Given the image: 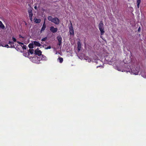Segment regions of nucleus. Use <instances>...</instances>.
Segmentation results:
<instances>
[{
    "label": "nucleus",
    "instance_id": "nucleus-1",
    "mask_svg": "<svg viewBox=\"0 0 146 146\" xmlns=\"http://www.w3.org/2000/svg\"><path fill=\"white\" fill-rule=\"evenodd\" d=\"M98 28L100 32V34L101 35H103L105 33L104 31V24L102 21H101L98 25Z\"/></svg>",
    "mask_w": 146,
    "mask_h": 146
},
{
    "label": "nucleus",
    "instance_id": "nucleus-2",
    "mask_svg": "<svg viewBox=\"0 0 146 146\" xmlns=\"http://www.w3.org/2000/svg\"><path fill=\"white\" fill-rule=\"evenodd\" d=\"M131 73L135 75H137L139 72V68L137 67L136 68H132L131 69Z\"/></svg>",
    "mask_w": 146,
    "mask_h": 146
},
{
    "label": "nucleus",
    "instance_id": "nucleus-3",
    "mask_svg": "<svg viewBox=\"0 0 146 146\" xmlns=\"http://www.w3.org/2000/svg\"><path fill=\"white\" fill-rule=\"evenodd\" d=\"M69 32L70 35L73 36L74 35V30L72 23L71 22V26L69 28Z\"/></svg>",
    "mask_w": 146,
    "mask_h": 146
},
{
    "label": "nucleus",
    "instance_id": "nucleus-4",
    "mask_svg": "<svg viewBox=\"0 0 146 146\" xmlns=\"http://www.w3.org/2000/svg\"><path fill=\"white\" fill-rule=\"evenodd\" d=\"M33 9H29L28 11V13L29 15V17L30 19L31 20V21H32V17L33 15V14L32 13Z\"/></svg>",
    "mask_w": 146,
    "mask_h": 146
},
{
    "label": "nucleus",
    "instance_id": "nucleus-5",
    "mask_svg": "<svg viewBox=\"0 0 146 146\" xmlns=\"http://www.w3.org/2000/svg\"><path fill=\"white\" fill-rule=\"evenodd\" d=\"M52 22L54 23L55 24L58 25L60 23V21L59 19L57 17L53 18Z\"/></svg>",
    "mask_w": 146,
    "mask_h": 146
},
{
    "label": "nucleus",
    "instance_id": "nucleus-6",
    "mask_svg": "<svg viewBox=\"0 0 146 146\" xmlns=\"http://www.w3.org/2000/svg\"><path fill=\"white\" fill-rule=\"evenodd\" d=\"M50 30L53 33H55L58 31L57 28H55L53 26H51L50 28Z\"/></svg>",
    "mask_w": 146,
    "mask_h": 146
},
{
    "label": "nucleus",
    "instance_id": "nucleus-7",
    "mask_svg": "<svg viewBox=\"0 0 146 146\" xmlns=\"http://www.w3.org/2000/svg\"><path fill=\"white\" fill-rule=\"evenodd\" d=\"M57 38L58 42V45L59 46H60L61 45L62 43V37L60 35H59L57 37Z\"/></svg>",
    "mask_w": 146,
    "mask_h": 146
},
{
    "label": "nucleus",
    "instance_id": "nucleus-8",
    "mask_svg": "<svg viewBox=\"0 0 146 146\" xmlns=\"http://www.w3.org/2000/svg\"><path fill=\"white\" fill-rule=\"evenodd\" d=\"M35 54L38 56H40L41 55L42 52L38 48H37L35 50Z\"/></svg>",
    "mask_w": 146,
    "mask_h": 146
},
{
    "label": "nucleus",
    "instance_id": "nucleus-9",
    "mask_svg": "<svg viewBox=\"0 0 146 146\" xmlns=\"http://www.w3.org/2000/svg\"><path fill=\"white\" fill-rule=\"evenodd\" d=\"M46 27V26L45 24V22L44 21V24H43L41 30L40 31V33H42L45 30Z\"/></svg>",
    "mask_w": 146,
    "mask_h": 146
},
{
    "label": "nucleus",
    "instance_id": "nucleus-10",
    "mask_svg": "<svg viewBox=\"0 0 146 146\" xmlns=\"http://www.w3.org/2000/svg\"><path fill=\"white\" fill-rule=\"evenodd\" d=\"M34 44L37 46H41L40 43L38 42L34 41L33 42Z\"/></svg>",
    "mask_w": 146,
    "mask_h": 146
},
{
    "label": "nucleus",
    "instance_id": "nucleus-11",
    "mask_svg": "<svg viewBox=\"0 0 146 146\" xmlns=\"http://www.w3.org/2000/svg\"><path fill=\"white\" fill-rule=\"evenodd\" d=\"M17 42L19 44H21V46L22 47V48L23 49H26V47L23 45V43H22L21 42Z\"/></svg>",
    "mask_w": 146,
    "mask_h": 146
},
{
    "label": "nucleus",
    "instance_id": "nucleus-12",
    "mask_svg": "<svg viewBox=\"0 0 146 146\" xmlns=\"http://www.w3.org/2000/svg\"><path fill=\"white\" fill-rule=\"evenodd\" d=\"M34 20H35V22L36 23H39L41 21V20L39 19H35Z\"/></svg>",
    "mask_w": 146,
    "mask_h": 146
},
{
    "label": "nucleus",
    "instance_id": "nucleus-13",
    "mask_svg": "<svg viewBox=\"0 0 146 146\" xmlns=\"http://www.w3.org/2000/svg\"><path fill=\"white\" fill-rule=\"evenodd\" d=\"M78 49L79 51L80 50L81 48V44L80 42H78Z\"/></svg>",
    "mask_w": 146,
    "mask_h": 146
},
{
    "label": "nucleus",
    "instance_id": "nucleus-14",
    "mask_svg": "<svg viewBox=\"0 0 146 146\" xmlns=\"http://www.w3.org/2000/svg\"><path fill=\"white\" fill-rule=\"evenodd\" d=\"M141 2V0H137V4L138 8H139V6Z\"/></svg>",
    "mask_w": 146,
    "mask_h": 146
},
{
    "label": "nucleus",
    "instance_id": "nucleus-15",
    "mask_svg": "<svg viewBox=\"0 0 146 146\" xmlns=\"http://www.w3.org/2000/svg\"><path fill=\"white\" fill-rule=\"evenodd\" d=\"M29 52H30L31 54H33L34 52V50L32 49H30L29 50V51H28V54H29Z\"/></svg>",
    "mask_w": 146,
    "mask_h": 146
},
{
    "label": "nucleus",
    "instance_id": "nucleus-16",
    "mask_svg": "<svg viewBox=\"0 0 146 146\" xmlns=\"http://www.w3.org/2000/svg\"><path fill=\"white\" fill-rule=\"evenodd\" d=\"M48 19L49 21L52 22L53 18H52L51 16H49L48 18Z\"/></svg>",
    "mask_w": 146,
    "mask_h": 146
},
{
    "label": "nucleus",
    "instance_id": "nucleus-17",
    "mask_svg": "<svg viewBox=\"0 0 146 146\" xmlns=\"http://www.w3.org/2000/svg\"><path fill=\"white\" fill-rule=\"evenodd\" d=\"M58 60H59V62L60 63H62L63 62V58L61 57H59L58 59Z\"/></svg>",
    "mask_w": 146,
    "mask_h": 146
},
{
    "label": "nucleus",
    "instance_id": "nucleus-18",
    "mask_svg": "<svg viewBox=\"0 0 146 146\" xmlns=\"http://www.w3.org/2000/svg\"><path fill=\"white\" fill-rule=\"evenodd\" d=\"M29 47L30 48H32L33 47V44H29Z\"/></svg>",
    "mask_w": 146,
    "mask_h": 146
},
{
    "label": "nucleus",
    "instance_id": "nucleus-19",
    "mask_svg": "<svg viewBox=\"0 0 146 146\" xmlns=\"http://www.w3.org/2000/svg\"><path fill=\"white\" fill-rule=\"evenodd\" d=\"M0 28H1L2 29H4L5 28V26L2 24L0 25Z\"/></svg>",
    "mask_w": 146,
    "mask_h": 146
},
{
    "label": "nucleus",
    "instance_id": "nucleus-20",
    "mask_svg": "<svg viewBox=\"0 0 146 146\" xmlns=\"http://www.w3.org/2000/svg\"><path fill=\"white\" fill-rule=\"evenodd\" d=\"M47 39V37H46L44 38H42L41 40L42 41H45Z\"/></svg>",
    "mask_w": 146,
    "mask_h": 146
},
{
    "label": "nucleus",
    "instance_id": "nucleus-21",
    "mask_svg": "<svg viewBox=\"0 0 146 146\" xmlns=\"http://www.w3.org/2000/svg\"><path fill=\"white\" fill-rule=\"evenodd\" d=\"M51 48V47L50 46H49L47 47H45V49L46 50L48 49H50Z\"/></svg>",
    "mask_w": 146,
    "mask_h": 146
},
{
    "label": "nucleus",
    "instance_id": "nucleus-22",
    "mask_svg": "<svg viewBox=\"0 0 146 146\" xmlns=\"http://www.w3.org/2000/svg\"><path fill=\"white\" fill-rule=\"evenodd\" d=\"M8 44H14V42H12L9 41L8 43Z\"/></svg>",
    "mask_w": 146,
    "mask_h": 146
},
{
    "label": "nucleus",
    "instance_id": "nucleus-23",
    "mask_svg": "<svg viewBox=\"0 0 146 146\" xmlns=\"http://www.w3.org/2000/svg\"><path fill=\"white\" fill-rule=\"evenodd\" d=\"M12 40L14 42H16V39L15 38L13 37L12 38Z\"/></svg>",
    "mask_w": 146,
    "mask_h": 146
},
{
    "label": "nucleus",
    "instance_id": "nucleus-24",
    "mask_svg": "<svg viewBox=\"0 0 146 146\" xmlns=\"http://www.w3.org/2000/svg\"><path fill=\"white\" fill-rule=\"evenodd\" d=\"M5 47H7V48H8L9 47V45L8 44H7V45H5Z\"/></svg>",
    "mask_w": 146,
    "mask_h": 146
},
{
    "label": "nucleus",
    "instance_id": "nucleus-25",
    "mask_svg": "<svg viewBox=\"0 0 146 146\" xmlns=\"http://www.w3.org/2000/svg\"><path fill=\"white\" fill-rule=\"evenodd\" d=\"M44 58V59L45 60H46V58L45 56H44V57H43V58Z\"/></svg>",
    "mask_w": 146,
    "mask_h": 146
},
{
    "label": "nucleus",
    "instance_id": "nucleus-26",
    "mask_svg": "<svg viewBox=\"0 0 146 146\" xmlns=\"http://www.w3.org/2000/svg\"><path fill=\"white\" fill-rule=\"evenodd\" d=\"M19 38H23V37H22L21 35H19Z\"/></svg>",
    "mask_w": 146,
    "mask_h": 146
},
{
    "label": "nucleus",
    "instance_id": "nucleus-27",
    "mask_svg": "<svg viewBox=\"0 0 146 146\" xmlns=\"http://www.w3.org/2000/svg\"><path fill=\"white\" fill-rule=\"evenodd\" d=\"M34 8H35V9H37V7H36V6H35V7H34Z\"/></svg>",
    "mask_w": 146,
    "mask_h": 146
},
{
    "label": "nucleus",
    "instance_id": "nucleus-28",
    "mask_svg": "<svg viewBox=\"0 0 146 146\" xmlns=\"http://www.w3.org/2000/svg\"><path fill=\"white\" fill-rule=\"evenodd\" d=\"M140 27H139L138 29V31H140Z\"/></svg>",
    "mask_w": 146,
    "mask_h": 146
},
{
    "label": "nucleus",
    "instance_id": "nucleus-29",
    "mask_svg": "<svg viewBox=\"0 0 146 146\" xmlns=\"http://www.w3.org/2000/svg\"><path fill=\"white\" fill-rule=\"evenodd\" d=\"M3 24V23H2V22H1V21H0V25H1V24Z\"/></svg>",
    "mask_w": 146,
    "mask_h": 146
},
{
    "label": "nucleus",
    "instance_id": "nucleus-30",
    "mask_svg": "<svg viewBox=\"0 0 146 146\" xmlns=\"http://www.w3.org/2000/svg\"><path fill=\"white\" fill-rule=\"evenodd\" d=\"M38 58V57L36 56V57H35V59H36V58Z\"/></svg>",
    "mask_w": 146,
    "mask_h": 146
},
{
    "label": "nucleus",
    "instance_id": "nucleus-31",
    "mask_svg": "<svg viewBox=\"0 0 146 146\" xmlns=\"http://www.w3.org/2000/svg\"><path fill=\"white\" fill-rule=\"evenodd\" d=\"M99 66H97V68H98V67H99Z\"/></svg>",
    "mask_w": 146,
    "mask_h": 146
}]
</instances>
